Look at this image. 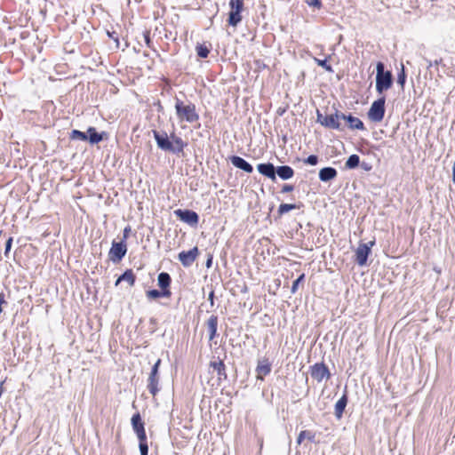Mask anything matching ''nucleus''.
<instances>
[{
  "mask_svg": "<svg viewBox=\"0 0 455 455\" xmlns=\"http://www.w3.org/2000/svg\"><path fill=\"white\" fill-rule=\"evenodd\" d=\"M152 133L156 147L161 151L179 156L188 146V143L175 132L174 124L170 133L165 130H152Z\"/></svg>",
  "mask_w": 455,
  "mask_h": 455,
  "instance_id": "nucleus-1",
  "label": "nucleus"
},
{
  "mask_svg": "<svg viewBox=\"0 0 455 455\" xmlns=\"http://www.w3.org/2000/svg\"><path fill=\"white\" fill-rule=\"evenodd\" d=\"M375 89L379 96L390 90L394 85V76L391 70L386 69L383 61L376 62Z\"/></svg>",
  "mask_w": 455,
  "mask_h": 455,
  "instance_id": "nucleus-2",
  "label": "nucleus"
},
{
  "mask_svg": "<svg viewBox=\"0 0 455 455\" xmlns=\"http://www.w3.org/2000/svg\"><path fill=\"white\" fill-rule=\"evenodd\" d=\"M332 113H322L316 109V123L320 124L325 129L335 130L339 132L345 131V125L341 123L343 112L333 107Z\"/></svg>",
  "mask_w": 455,
  "mask_h": 455,
  "instance_id": "nucleus-3",
  "label": "nucleus"
},
{
  "mask_svg": "<svg viewBox=\"0 0 455 455\" xmlns=\"http://www.w3.org/2000/svg\"><path fill=\"white\" fill-rule=\"evenodd\" d=\"M175 112L177 118L181 122L192 124L199 120L200 116L196 112V105L193 102L185 104L183 100L175 97Z\"/></svg>",
  "mask_w": 455,
  "mask_h": 455,
  "instance_id": "nucleus-4",
  "label": "nucleus"
},
{
  "mask_svg": "<svg viewBox=\"0 0 455 455\" xmlns=\"http://www.w3.org/2000/svg\"><path fill=\"white\" fill-rule=\"evenodd\" d=\"M386 95L379 96L369 108L366 115L371 123H380L386 114Z\"/></svg>",
  "mask_w": 455,
  "mask_h": 455,
  "instance_id": "nucleus-5",
  "label": "nucleus"
},
{
  "mask_svg": "<svg viewBox=\"0 0 455 455\" xmlns=\"http://www.w3.org/2000/svg\"><path fill=\"white\" fill-rule=\"evenodd\" d=\"M228 6L227 23L229 27L236 28L243 20L244 0H229Z\"/></svg>",
  "mask_w": 455,
  "mask_h": 455,
  "instance_id": "nucleus-6",
  "label": "nucleus"
},
{
  "mask_svg": "<svg viewBox=\"0 0 455 455\" xmlns=\"http://www.w3.org/2000/svg\"><path fill=\"white\" fill-rule=\"evenodd\" d=\"M162 360L158 358L156 362L153 364L148 379V389L149 393L156 396L159 392V368L161 365Z\"/></svg>",
  "mask_w": 455,
  "mask_h": 455,
  "instance_id": "nucleus-7",
  "label": "nucleus"
},
{
  "mask_svg": "<svg viewBox=\"0 0 455 455\" xmlns=\"http://www.w3.org/2000/svg\"><path fill=\"white\" fill-rule=\"evenodd\" d=\"M375 244V239L367 243H359L355 253V260L360 267L367 265L369 255L371 253V248Z\"/></svg>",
  "mask_w": 455,
  "mask_h": 455,
  "instance_id": "nucleus-8",
  "label": "nucleus"
},
{
  "mask_svg": "<svg viewBox=\"0 0 455 455\" xmlns=\"http://www.w3.org/2000/svg\"><path fill=\"white\" fill-rule=\"evenodd\" d=\"M127 244L124 241L112 242L111 248L108 252L109 259L116 264L119 263L126 255Z\"/></svg>",
  "mask_w": 455,
  "mask_h": 455,
  "instance_id": "nucleus-9",
  "label": "nucleus"
},
{
  "mask_svg": "<svg viewBox=\"0 0 455 455\" xmlns=\"http://www.w3.org/2000/svg\"><path fill=\"white\" fill-rule=\"evenodd\" d=\"M87 143L90 146H95L104 140H108L109 133L106 131L99 132L94 126H88L86 129Z\"/></svg>",
  "mask_w": 455,
  "mask_h": 455,
  "instance_id": "nucleus-10",
  "label": "nucleus"
},
{
  "mask_svg": "<svg viewBox=\"0 0 455 455\" xmlns=\"http://www.w3.org/2000/svg\"><path fill=\"white\" fill-rule=\"evenodd\" d=\"M309 372L312 379L317 382H322L324 379H329L331 378V372L329 368L324 363H315L309 368Z\"/></svg>",
  "mask_w": 455,
  "mask_h": 455,
  "instance_id": "nucleus-11",
  "label": "nucleus"
},
{
  "mask_svg": "<svg viewBox=\"0 0 455 455\" xmlns=\"http://www.w3.org/2000/svg\"><path fill=\"white\" fill-rule=\"evenodd\" d=\"M342 121H344L345 129L347 128L351 131H366V127L363 122L359 118L355 116L352 113L347 112L342 115Z\"/></svg>",
  "mask_w": 455,
  "mask_h": 455,
  "instance_id": "nucleus-12",
  "label": "nucleus"
},
{
  "mask_svg": "<svg viewBox=\"0 0 455 455\" xmlns=\"http://www.w3.org/2000/svg\"><path fill=\"white\" fill-rule=\"evenodd\" d=\"M174 214L183 222L191 227L196 226L199 222L198 214L188 209H178L174 211Z\"/></svg>",
  "mask_w": 455,
  "mask_h": 455,
  "instance_id": "nucleus-13",
  "label": "nucleus"
},
{
  "mask_svg": "<svg viewBox=\"0 0 455 455\" xmlns=\"http://www.w3.org/2000/svg\"><path fill=\"white\" fill-rule=\"evenodd\" d=\"M228 161L230 162L234 167L243 171L245 173L251 174L253 172L254 169L252 164L242 156L237 155H231L228 156Z\"/></svg>",
  "mask_w": 455,
  "mask_h": 455,
  "instance_id": "nucleus-14",
  "label": "nucleus"
},
{
  "mask_svg": "<svg viewBox=\"0 0 455 455\" xmlns=\"http://www.w3.org/2000/svg\"><path fill=\"white\" fill-rule=\"evenodd\" d=\"M199 250L196 246L188 251H182L179 253L178 259L185 267H190L196 259Z\"/></svg>",
  "mask_w": 455,
  "mask_h": 455,
  "instance_id": "nucleus-15",
  "label": "nucleus"
},
{
  "mask_svg": "<svg viewBox=\"0 0 455 455\" xmlns=\"http://www.w3.org/2000/svg\"><path fill=\"white\" fill-rule=\"evenodd\" d=\"M256 169L260 175L275 182V165L273 163H259L257 164Z\"/></svg>",
  "mask_w": 455,
  "mask_h": 455,
  "instance_id": "nucleus-16",
  "label": "nucleus"
},
{
  "mask_svg": "<svg viewBox=\"0 0 455 455\" xmlns=\"http://www.w3.org/2000/svg\"><path fill=\"white\" fill-rule=\"evenodd\" d=\"M295 174V172L292 167L290 165L283 164L275 166V181H276L277 177L282 180H288L291 179Z\"/></svg>",
  "mask_w": 455,
  "mask_h": 455,
  "instance_id": "nucleus-17",
  "label": "nucleus"
},
{
  "mask_svg": "<svg viewBox=\"0 0 455 455\" xmlns=\"http://www.w3.org/2000/svg\"><path fill=\"white\" fill-rule=\"evenodd\" d=\"M209 365L210 368L216 371L219 382L228 379L226 365L222 360L219 359L218 361H211Z\"/></svg>",
  "mask_w": 455,
  "mask_h": 455,
  "instance_id": "nucleus-18",
  "label": "nucleus"
},
{
  "mask_svg": "<svg viewBox=\"0 0 455 455\" xmlns=\"http://www.w3.org/2000/svg\"><path fill=\"white\" fill-rule=\"evenodd\" d=\"M348 403L347 388L342 396L337 401L334 406V415L337 419H340Z\"/></svg>",
  "mask_w": 455,
  "mask_h": 455,
  "instance_id": "nucleus-19",
  "label": "nucleus"
},
{
  "mask_svg": "<svg viewBox=\"0 0 455 455\" xmlns=\"http://www.w3.org/2000/svg\"><path fill=\"white\" fill-rule=\"evenodd\" d=\"M338 175V172L334 167L326 166L319 170L318 178L322 182H330Z\"/></svg>",
  "mask_w": 455,
  "mask_h": 455,
  "instance_id": "nucleus-20",
  "label": "nucleus"
},
{
  "mask_svg": "<svg viewBox=\"0 0 455 455\" xmlns=\"http://www.w3.org/2000/svg\"><path fill=\"white\" fill-rule=\"evenodd\" d=\"M256 371L258 373V379L263 380L264 376H267L271 372V363L267 359L259 361Z\"/></svg>",
  "mask_w": 455,
  "mask_h": 455,
  "instance_id": "nucleus-21",
  "label": "nucleus"
},
{
  "mask_svg": "<svg viewBox=\"0 0 455 455\" xmlns=\"http://www.w3.org/2000/svg\"><path fill=\"white\" fill-rule=\"evenodd\" d=\"M209 331V340H213L217 336L218 316L212 315L206 323Z\"/></svg>",
  "mask_w": 455,
  "mask_h": 455,
  "instance_id": "nucleus-22",
  "label": "nucleus"
},
{
  "mask_svg": "<svg viewBox=\"0 0 455 455\" xmlns=\"http://www.w3.org/2000/svg\"><path fill=\"white\" fill-rule=\"evenodd\" d=\"M127 282L130 286H133L136 281V276L132 271V269H126L122 275H120L115 285L117 286L121 282Z\"/></svg>",
  "mask_w": 455,
  "mask_h": 455,
  "instance_id": "nucleus-23",
  "label": "nucleus"
},
{
  "mask_svg": "<svg viewBox=\"0 0 455 455\" xmlns=\"http://www.w3.org/2000/svg\"><path fill=\"white\" fill-rule=\"evenodd\" d=\"M407 70L403 62L400 63V68H397L396 74V84L401 87L402 90L404 89L406 81H407Z\"/></svg>",
  "mask_w": 455,
  "mask_h": 455,
  "instance_id": "nucleus-24",
  "label": "nucleus"
},
{
  "mask_svg": "<svg viewBox=\"0 0 455 455\" xmlns=\"http://www.w3.org/2000/svg\"><path fill=\"white\" fill-rule=\"evenodd\" d=\"M212 45L211 44L209 45L206 44V43H197L196 45V56L199 59H206L211 52Z\"/></svg>",
  "mask_w": 455,
  "mask_h": 455,
  "instance_id": "nucleus-25",
  "label": "nucleus"
},
{
  "mask_svg": "<svg viewBox=\"0 0 455 455\" xmlns=\"http://www.w3.org/2000/svg\"><path fill=\"white\" fill-rule=\"evenodd\" d=\"M361 164L360 156L356 154L350 155L345 162V170H355Z\"/></svg>",
  "mask_w": 455,
  "mask_h": 455,
  "instance_id": "nucleus-26",
  "label": "nucleus"
},
{
  "mask_svg": "<svg viewBox=\"0 0 455 455\" xmlns=\"http://www.w3.org/2000/svg\"><path fill=\"white\" fill-rule=\"evenodd\" d=\"M331 59V55L328 54L324 57V59H318V58L314 57V61L316 63L317 66L323 68L326 72L333 73L334 72L333 68L330 64Z\"/></svg>",
  "mask_w": 455,
  "mask_h": 455,
  "instance_id": "nucleus-27",
  "label": "nucleus"
},
{
  "mask_svg": "<svg viewBox=\"0 0 455 455\" xmlns=\"http://www.w3.org/2000/svg\"><path fill=\"white\" fill-rule=\"evenodd\" d=\"M131 423L135 433L145 430V423L139 412L132 415Z\"/></svg>",
  "mask_w": 455,
  "mask_h": 455,
  "instance_id": "nucleus-28",
  "label": "nucleus"
},
{
  "mask_svg": "<svg viewBox=\"0 0 455 455\" xmlns=\"http://www.w3.org/2000/svg\"><path fill=\"white\" fill-rule=\"evenodd\" d=\"M68 138L70 140H74V141H84V142H87V135H86V131L84 132H82L80 130H77V129H72L70 131V132L68 133Z\"/></svg>",
  "mask_w": 455,
  "mask_h": 455,
  "instance_id": "nucleus-29",
  "label": "nucleus"
},
{
  "mask_svg": "<svg viewBox=\"0 0 455 455\" xmlns=\"http://www.w3.org/2000/svg\"><path fill=\"white\" fill-rule=\"evenodd\" d=\"M172 283L171 275L167 272H161L157 276V285L160 288H168Z\"/></svg>",
  "mask_w": 455,
  "mask_h": 455,
  "instance_id": "nucleus-30",
  "label": "nucleus"
},
{
  "mask_svg": "<svg viewBox=\"0 0 455 455\" xmlns=\"http://www.w3.org/2000/svg\"><path fill=\"white\" fill-rule=\"evenodd\" d=\"M315 434L308 431V430H302L299 432L298 437H297V444L300 445L304 439H307L311 443H315Z\"/></svg>",
  "mask_w": 455,
  "mask_h": 455,
  "instance_id": "nucleus-31",
  "label": "nucleus"
},
{
  "mask_svg": "<svg viewBox=\"0 0 455 455\" xmlns=\"http://www.w3.org/2000/svg\"><path fill=\"white\" fill-rule=\"evenodd\" d=\"M142 36H143V38H144V41H145V44L148 48L153 50L156 55V57L160 58V54L159 52L154 48V44H153V41L151 39V30L150 29H148L146 28L143 32H142Z\"/></svg>",
  "mask_w": 455,
  "mask_h": 455,
  "instance_id": "nucleus-32",
  "label": "nucleus"
},
{
  "mask_svg": "<svg viewBox=\"0 0 455 455\" xmlns=\"http://www.w3.org/2000/svg\"><path fill=\"white\" fill-rule=\"evenodd\" d=\"M300 206H302V204H282L278 210H277V214H278V217H281L283 216V214L289 212L291 210H294V209H299Z\"/></svg>",
  "mask_w": 455,
  "mask_h": 455,
  "instance_id": "nucleus-33",
  "label": "nucleus"
},
{
  "mask_svg": "<svg viewBox=\"0 0 455 455\" xmlns=\"http://www.w3.org/2000/svg\"><path fill=\"white\" fill-rule=\"evenodd\" d=\"M106 35L109 39L114 41V43L116 44V48L119 49L120 44H121L120 39H119V34L116 31H115L114 29H112V30L106 29Z\"/></svg>",
  "mask_w": 455,
  "mask_h": 455,
  "instance_id": "nucleus-34",
  "label": "nucleus"
},
{
  "mask_svg": "<svg viewBox=\"0 0 455 455\" xmlns=\"http://www.w3.org/2000/svg\"><path fill=\"white\" fill-rule=\"evenodd\" d=\"M319 162V156L315 154H311L303 159V163L307 165L315 166Z\"/></svg>",
  "mask_w": 455,
  "mask_h": 455,
  "instance_id": "nucleus-35",
  "label": "nucleus"
},
{
  "mask_svg": "<svg viewBox=\"0 0 455 455\" xmlns=\"http://www.w3.org/2000/svg\"><path fill=\"white\" fill-rule=\"evenodd\" d=\"M305 279V274H301L299 275L292 283L291 292L295 293L298 291L299 285L300 283H302Z\"/></svg>",
  "mask_w": 455,
  "mask_h": 455,
  "instance_id": "nucleus-36",
  "label": "nucleus"
},
{
  "mask_svg": "<svg viewBox=\"0 0 455 455\" xmlns=\"http://www.w3.org/2000/svg\"><path fill=\"white\" fill-rule=\"evenodd\" d=\"M146 295L150 299H156L162 298L161 291L156 290V289H152V290L147 291Z\"/></svg>",
  "mask_w": 455,
  "mask_h": 455,
  "instance_id": "nucleus-37",
  "label": "nucleus"
},
{
  "mask_svg": "<svg viewBox=\"0 0 455 455\" xmlns=\"http://www.w3.org/2000/svg\"><path fill=\"white\" fill-rule=\"evenodd\" d=\"M309 7L321 9L323 6L322 0H303Z\"/></svg>",
  "mask_w": 455,
  "mask_h": 455,
  "instance_id": "nucleus-38",
  "label": "nucleus"
},
{
  "mask_svg": "<svg viewBox=\"0 0 455 455\" xmlns=\"http://www.w3.org/2000/svg\"><path fill=\"white\" fill-rule=\"evenodd\" d=\"M294 188H295L294 185L289 184V183H284L282 186L281 193H283V194L290 193V192H292L294 190Z\"/></svg>",
  "mask_w": 455,
  "mask_h": 455,
  "instance_id": "nucleus-39",
  "label": "nucleus"
},
{
  "mask_svg": "<svg viewBox=\"0 0 455 455\" xmlns=\"http://www.w3.org/2000/svg\"><path fill=\"white\" fill-rule=\"evenodd\" d=\"M254 65H255L256 68L258 69V71H260L262 69L268 68V66L267 64H265V62L262 60H255Z\"/></svg>",
  "mask_w": 455,
  "mask_h": 455,
  "instance_id": "nucleus-40",
  "label": "nucleus"
},
{
  "mask_svg": "<svg viewBox=\"0 0 455 455\" xmlns=\"http://www.w3.org/2000/svg\"><path fill=\"white\" fill-rule=\"evenodd\" d=\"M12 241H13V238L12 237H9L7 239V241L5 242V248H4V256L5 257H8V255H9V252H10V251L12 249Z\"/></svg>",
  "mask_w": 455,
  "mask_h": 455,
  "instance_id": "nucleus-41",
  "label": "nucleus"
},
{
  "mask_svg": "<svg viewBox=\"0 0 455 455\" xmlns=\"http://www.w3.org/2000/svg\"><path fill=\"white\" fill-rule=\"evenodd\" d=\"M137 435L139 443H148L146 430L135 433Z\"/></svg>",
  "mask_w": 455,
  "mask_h": 455,
  "instance_id": "nucleus-42",
  "label": "nucleus"
},
{
  "mask_svg": "<svg viewBox=\"0 0 455 455\" xmlns=\"http://www.w3.org/2000/svg\"><path fill=\"white\" fill-rule=\"evenodd\" d=\"M139 449H140V455H148V443H139Z\"/></svg>",
  "mask_w": 455,
  "mask_h": 455,
  "instance_id": "nucleus-43",
  "label": "nucleus"
},
{
  "mask_svg": "<svg viewBox=\"0 0 455 455\" xmlns=\"http://www.w3.org/2000/svg\"><path fill=\"white\" fill-rule=\"evenodd\" d=\"M426 61H427V69H430V68H432L433 66H438V65H441V64L443 63V59H442V58H440V59L435 60H434V61H431V60H427V59H426Z\"/></svg>",
  "mask_w": 455,
  "mask_h": 455,
  "instance_id": "nucleus-44",
  "label": "nucleus"
},
{
  "mask_svg": "<svg viewBox=\"0 0 455 455\" xmlns=\"http://www.w3.org/2000/svg\"><path fill=\"white\" fill-rule=\"evenodd\" d=\"M131 231V227L126 226L123 230V238L120 241H124V243H126V240L129 237Z\"/></svg>",
  "mask_w": 455,
  "mask_h": 455,
  "instance_id": "nucleus-45",
  "label": "nucleus"
},
{
  "mask_svg": "<svg viewBox=\"0 0 455 455\" xmlns=\"http://www.w3.org/2000/svg\"><path fill=\"white\" fill-rule=\"evenodd\" d=\"M359 167H361L365 172H371L373 168L371 164L367 163L365 161L361 162V164L359 165Z\"/></svg>",
  "mask_w": 455,
  "mask_h": 455,
  "instance_id": "nucleus-46",
  "label": "nucleus"
},
{
  "mask_svg": "<svg viewBox=\"0 0 455 455\" xmlns=\"http://www.w3.org/2000/svg\"><path fill=\"white\" fill-rule=\"evenodd\" d=\"M161 290V297L164 298H170L172 295V291L170 290V287L168 288H160Z\"/></svg>",
  "mask_w": 455,
  "mask_h": 455,
  "instance_id": "nucleus-47",
  "label": "nucleus"
},
{
  "mask_svg": "<svg viewBox=\"0 0 455 455\" xmlns=\"http://www.w3.org/2000/svg\"><path fill=\"white\" fill-rule=\"evenodd\" d=\"M287 108L288 107H280L277 108L276 110V114L279 116H282L285 114V112L287 111Z\"/></svg>",
  "mask_w": 455,
  "mask_h": 455,
  "instance_id": "nucleus-48",
  "label": "nucleus"
},
{
  "mask_svg": "<svg viewBox=\"0 0 455 455\" xmlns=\"http://www.w3.org/2000/svg\"><path fill=\"white\" fill-rule=\"evenodd\" d=\"M208 300L210 301L211 306L213 307L214 306V291H210V293L208 295Z\"/></svg>",
  "mask_w": 455,
  "mask_h": 455,
  "instance_id": "nucleus-49",
  "label": "nucleus"
},
{
  "mask_svg": "<svg viewBox=\"0 0 455 455\" xmlns=\"http://www.w3.org/2000/svg\"><path fill=\"white\" fill-rule=\"evenodd\" d=\"M155 106L156 107V111L158 113H163L164 112V107L162 106L160 100H157V102L155 103Z\"/></svg>",
  "mask_w": 455,
  "mask_h": 455,
  "instance_id": "nucleus-50",
  "label": "nucleus"
},
{
  "mask_svg": "<svg viewBox=\"0 0 455 455\" xmlns=\"http://www.w3.org/2000/svg\"><path fill=\"white\" fill-rule=\"evenodd\" d=\"M363 143H365L366 145H369L371 147V148L374 149V150H379V146H377V145H373V144H371L368 140H363Z\"/></svg>",
  "mask_w": 455,
  "mask_h": 455,
  "instance_id": "nucleus-51",
  "label": "nucleus"
},
{
  "mask_svg": "<svg viewBox=\"0 0 455 455\" xmlns=\"http://www.w3.org/2000/svg\"><path fill=\"white\" fill-rule=\"evenodd\" d=\"M205 266L207 268H210L212 266V255H209V257L205 262Z\"/></svg>",
  "mask_w": 455,
  "mask_h": 455,
  "instance_id": "nucleus-52",
  "label": "nucleus"
},
{
  "mask_svg": "<svg viewBox=\"0 0 455 455\" xmlns=\"http://www.w3.org/2000/svg\"><path fill=\"white\" fill-rule=\"evenodd\" d=\"M451 180L455 184V160L451 168Z\"/></svg>",
  "mask_w": 455,
  "mask_h": 455,
  "instance_id": "nucleus-53",
  "label": "nucleus"
},
{
  "mask_svg": "<svg viewBox=\"0 0 455 455\" xmlns=\"http://www.w3.org/2000/svg\"><path fill=\"white\" fill-rule=\"evenodd\" d=\"M73 199L79 200V199H82V196H73Z\"/></svg>",
  "mask_w": 455,
  "mask_h": 455,
  "instance_id": "nucleus-54",
  "label": "nucleus"
},
{
  "mask_svg": "<svg viewBox=\"0 0 455 455\" xmlns=\"http://www.w3.org/2000/svg\"><path fill=\"white\" fill-rule=\"evenodd\" d=\"M156 320L155 318H150V323L155 324Z\"/></svg>",
  "mask_w": 455,
  "mask_h": 455,
  "instance_id": "nucleus-55",
  "label": "nucleus"
},
{
  "mask_svg": "<svg viewBox=\"0 0 455 455\" xmlns=\"http://www.w3.org/2000/svg\"><path fill=\"white\" fill-rule=\"evenodd\" d=\"M129 45H130L129 42H128V41H125V43H124V47H125V48H128V47H129Z\"/></svg>",
  "mask_w": 455,
  "mask_h": 455,
  "instance_id": "nucleus-56",
  "label": "nucleus"
},
{
  "mask_svg": "<svg viewBox=\"0 0 455 455\" xmlns=\"http://www.w3.org/2000/svg\"><path fill=\"white\" fill-rule=\"evenodd\" d=\"M282 139H283V140L284 142H286V141H287V136H286V135H283Z\"/></svg>",
  "mask_w": 455,
  "mask_h": 455,
  "instance_id": "nucleus-57",
  "label": "nucleus"
},
{
  "mask_svg": "<svg viewBox=\"0 0 455 455\" xmlns=\"http://www.w3.org/2000/svg\"><path fill=\"white\" fill-rule=\"evenodd\" d=\"M2 394H3V387H2V384H0V397L2 396Z\"/></svg>",
  "mask_w": 455,
  "mask_h": 455,
  "instance_id": "nucleus-58",
  "label": "nucleus"
},
{
  "mask_svg": "<svg viewBox=\"0 0 455 455\" xmlns=\"http://www.w3.org/2000/svg\"><path fill=\"white\" fill-rule=\"evenodd\" d=\"M133 50H134V52H140V50H138V48H136V47H134V48H133Z\"/></svg>",
  "mask_w": 455,
  "mask_h": 455,
  "instance_id": "nucleus-59",
  "label": "nucleus"
},
{
  "mask_svg": "<svg viewBox=\"0 0 455 455\" xmlns=\"http://www.w3.org/2000/svg\"><path fill=\"white\" fill-rule=\"evenodd\" d=\"M358 151H359L360 153H362V154H364V152H363V150H361V149H358Z\"/></svg>",
  "mask_w": 455,
  "mask_h": 455,
  "instance_id": "nucleus-60",
  "label": "nucleus"
},
{
  "mask_svg": "<svg viewBox=\"0 0 455 455\" xmlns=\"http://www.w3.org/2000/svg\"><path fill=\"white\" fill-rule=\"evenodd\" d=\"M144 56H145V57H148V54L147 52H144Z\"/></svg>",
  "mask_w": 455,
  "mask_h": 455,
  "instance_id": "nucleus-61",
  "label": "nucleus"
}]
</instances>
